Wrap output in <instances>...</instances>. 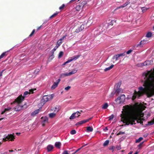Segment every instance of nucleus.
<instances>
[{"instance_id": "c03bdc74", "label": "nucleus", "mask_w": 154, "mask_h": 154, "mask_svg": "<svg viewBox=\"0 0 154 154\" xmlns=\"http://www.w3.org/2000/svg\"><path fill=\"white\" fill-rule=\"evenodd\" d=\"M125 133L124 131L122 132V131H119L117 134V135L118 136L120 134H124Z\"/></svg>"}, {"instance_id": "6e6552de", "label": "nucleus", "mask_w": 154, "mask_h": 154, "mask_svg": "<svg viewBox=\"0 0 154 154\" xmlns=\"http://www.w3.org/2000/svg\"><path fill=\"white\" fill-rule=\"evenodd\" d=\"M148 41V40L147 39V38H146L145 39H143V40L141 41L139 43V44L135 45L134 47L136 48L138 47L139 46L141 47L144 44H145L147 43Z\"/></svg>"}, {"instance_id": "37998d69", "label": "nucleus", "mask_w": 154, "mask_h": 154, "mask_svg": "<svg viewBox=\"0 0 154 154\" xmlns=\"http://www.w3.org/2000/svg\"><path fill=\"white\" fill-rule=\"evenodd\" d=\"M137 66H144V63H140L137 64Z\"/></svg>"}, {"instance_id": "13d9d810", "label": "nucleus", "mask_w": 154, "mask_h": 154, "mask_svg": "<svg viewBox=\"0 0 154 154\" xmlns=\"http://www.w3.org/2000/svg\"><path fill=\"white\" fill-rule=\"evenodd\" d=\"M79 0H71L70 2H69V3H72V2H74L75 1H77V2L79 1Z\"/></svg>"}, {"instance_id": "6e6d98bb", "label": "nucleus", "mask_w": 154, "mask_h": 154, "mask_svg": "<svg viewBox=\"0 0 154 154\" xmlns=\"http://www.w3.org/2000/svg\"><path fill=\"white\" fill-rule=\"evenodd\" d=\"M62 154H69L68 152V151L67 150H65L64 151L63 153H62Z\"/></svg>"}, {"instance_id": "680f3d73", "label": "nucleus", "mask_w": 154, "mask_h": 154, "mask_svg": "<svg viewBox=\"0 0 154 154\" xmlns=\"http://www.w3.org/2000/svg\"><path fill=\"white\" fill-rule=\"evenodd\" d=\"M51 57V58L52 59L54 57V54L53 53V52L52 51V54L51 55L50 57Z\"/></svg>"}, {"instance_id": "423d86ee", "label": "nucleus", "mask_w": 154, "mask_h": 154, "mask_svg": "<svg viewBox=\"0 0 154 154\" xmlns=\"http://www.w3.org/2000/svg\"><path fill=\"white\" fill-rule=\"evenodd\" d=\"M77 71V70L76 69H73L69 72L68 73H62L61 75V77H64L65 76L71 75H72L76 73Z\"/></svg>"}, {"instance_id": "bb28decb", "label": "nucleus", "mask_w": 154, "mask_h": 154, "mask_svg": "<svg viewBox=\"0 0 154 154\" xmlns=\"http://www.w3.org/2000/svg\"><path fill=\"white\" fill-rule=\"evenodd\" d=\"M114 66L113 64L111 65L110 67L105 68L104 69V71L106 72L108 70H110V69H112L113 67Z\"/></svg>"}, {"instance_id": "72a5a7b5", "label": "nucleus", "mask_w": 154, "mask_h": 154, "mask_svg": "<svg viewBox=\"0 0 154 154\" xmlns=\"http://www.w3.org/2000/svg\"><path fill=\"white\" fill-rule=\"evenodd\" d=\"M108 104H107V103H106L103 106L102 108L103 109H107V108L108 107Z\"/></svg>"}, {"instance_id": "5701e85b", "label": "nucleus", "mask_w": 154, "mask_h": 154, "mask_svg": "<svg viewBox=\"0 0 154 154\" xmlns=\"http://www.w3.org/2000/svg\"><path fill=\"white\" fill-rule=\"evenodd\" d=\"M56 115V113H51L49 114V117L51 118H53L55 117Z\"/></svg>"}, {"instance_id": "864d4df0", "label": "nucleus", "mask_w": 154, "mask_h": 154, "mask_svg": "<svg viewBox=\"0 0 154 154\" xmlns=\"http://www.w3.org/2000/svg\"><path fill=\"white\" fill-rule=\"evenodd\" d=\"M71 87L69 86H68L67 87L65 88V90L66 91H68L70 89Z\"/></svg>"}, {"instance_id": "2f4dec72", "label": "nucleus", "mask_w": 154, "mask_h": 154, "mask_svg": "<svg viewBox=\"0 0 154 154\" xmlns=\"http://www.w3.org/2000/svg\"><path fill=\"white\" fill-rule=\"evenodd\" d=\"M143 138L142 137H140L138 139L136 140L135 141L136 143H139L142 140H143Z\"/></svg>"}, {"instance_id": "393cba45", "label": "nucleus", "mask_w": 154, "mask_h": 154, "mask_svg": "<svg viewBox=\"0 0 154 154\" xmlns=\"http://www.w3.org/2000/svg\"><path fill=\"white\" fill-rule=\"evenodd\" d=\"M154 124V118H153V119L151 121L148 122V124H146V125H153Z\"/></svg>"}, {"instance_id": "49530a36", "label": "nucleus", "mask_w": 154, "mask_h": 154, "mask_svg": "<svg viewBox=\"0 0 154 154\" xmlns=\"http://www.w3.org/2000/svg\"><path fill=\"white\" fill-rule=\"evenodd\" d=\"M148 9V8H147L145 7H142L141 8V10L143 12H144L145 11Z\"/></svg>"}, {"instance_id": "4c0bfd02", "label": "nucleus", "mask_w": 154, "mask_h": 154, "mask_svg": "<svg viewBox=\"0 0 154 154\" xmlns=\"http://www.w3.org/2000/svg\"><path fill=\"white\" fill-rule=\"evenodd\" d=\"M87 144H86L85 145L83 146H82L81 147L78 149L77 150H76L72 154H74L75 153H76L78 151H79V150H80L85 145H86Z\"/></svg>"}, {"instance_id": "79ce46f5", "label": "nucleus", "mask_w": 154, "mask_h": 154, "mask_svg": "<svg viewBox=\"0 0 154 154\" xmlns=\"http://www.w3.org/2000/svg\"><path fill=\"white\" fill-rule=\"evenodd\" d=\"M65 6V5L64 4H63L60 7H59V9L60 10H62L64 8Z\"/></svg>"}, {"instance_id": "4be33fe9", "label": "nucleus", "mask_w": 154, "mask_h": 154, "mask_svg": "<svg viewBox=\"0 0 154 154\" xmlns=\"http://www.w3.org/2000/svg\"><path fill=\"white\" fill-rule=\"evenodd\" d=\"M51 110L56 112H57L59 111V107H58L56 106L54 108H53L51 109Z\"/></svg>"}, {"instance_id": "ddd939ff", "label": "nucleus", "mask_w": 154, "mask_h": 154, "mask_svg": "<svg viewBox=\"0 0 154 154\" xmlns=\"http://www.w3.org/2000/svg\"><path fill=\"white\" fill-rule=\"evenodd\" d=\"M91 119V118H90L88 119H86V120H82L81 121H80L78 122L76 124V125H82V124L85 123L86 122H88Z\"/></svg>"}, {"instance_id": "20e7f679", "label": "nucleus", "mask_w": 154, "mask_h": 154, "mask_svg": "<svg viewBox=\"0 0 154 154\" xmlns=\"http://www.w3.org/2000/svg\"><path fill=\"white\" fill-rule=\"evenodd\" d=\"M54 97V95L53 94L44 96L42 98L41 100V105H43L47 101L52 100Z\"/></svg>"}, {"instance_id": "8fccbe9b", "label": "nucleus", "mask_w": 154, "mask_h": 154, "mask_svg": "<svg viewBox=\"0 0 154 154\" xmlns=\"http://www.w3.org/2000/svg\"><path fill=\"white\" fill-rule=\"evenodd\" d=\"M115 147L114 146H112L109 147V150H113L115 149Z\"/></svg>"}, {"instance_id": "39448f33", "label": "nucleus", "mask_w": 154, "mask_h": 154, "mask_svg": "<svg viewBox=\"0 0 154 154\" xmlns=\"http://www.w3.org/2000/svg\"><path fill=\"white\" fill-rule=\"evenodd\" d=\"M14 139L15 136L14 134H8L7 136L6 135H4L3 140L4 142L8 140L13 141Z\"/></svg>"}, {"instance_id": "a211bd4d", "label": "nucleus", "mask_w": 154, "mask_h": 154, "mask_svg": "<svg viewBox=\"0 0 154 154\" xmlns=\"http://www.w3.org/2000/svg\"><path fill=\"white\" fill-rule=\"evenodd\" d=\"M81 56V55H79L73 56L71 57H70L72 61L78 59Z\"/></svg>"}, {"instance_id": "a19ab883", "label": "nucleus", "mask_w": 154, "mask_h": 154, "mask_svg": "<svg viewBox=\"0 0 154 154\" xmlns=\"http://www.w3.org/2000/svg\"><path fill=\"white\" fill-rule=\"evenodd\" d=\"M76 133V131L75 130H73L70 131V134L72 135Z\"/></svg>"}, {"instance_id": "1a4fd4ad", "label": "nucleus", "mask_w": 154, "mask_h": 154, "mask_svg": "<svg viewBox=\"0 0 154 154\" xmlns=\"http://www.w3.org/2000/svg\"><path fill=\"white\" fill-rule=\"evenodd\" d=\"M125 96L124 94L121 95V96L118 97L116 100L115 101L117 102L118 100H120L119 103L123 102L125 100Z\"/></svg>"}, {"instance_id": "6ab92c4d", "label": "nucleus", "mask_w": 154, "mask_h": 154, "mask_svg": "<svg viewBox=\"0 0 154 154\" xmlns=\"http://www.w3.org/2000/svg\"><path fill=\"white\" fill-rule=\"evenodd\" d=\"M54 148L53 146L51 145H49L47 146V149L48 152L51 151Z\"/></svg>"}, {"instance_id": "0e129e2a", "label": "nucleus", "mask_w": 154, "mask_h": 154, "mask_svg": "<svg viewBox=\"0 0 154 154\" xmlns=\"http://www.w3.org/2000/svg\"><path fill=\"white\" fill-rule=\"evenodd\" d=\"M133 153V151H131L130 152H129L128 153V154H132Z\"/></svg>"}, {"instance_id": "5fc2aeb1", "label": "nucleus", "mask_w": 154, "mask_h": 154, "mask_svg": "<svg viewBox=\"0 0 154 154\" xmlns=\"http://www.w3.org/2000/svg\"><path fill=\"white\" fill-rule=\"evenodd\" d=\"M29 94V92L28 91H26L24 93V95L25 96Z\"/></svg>"}, {"instance_id": "ea45409f", "label": "nucleus", "mask_w": 154, "mask_h": 154, "mask_svg": "<svg viewBox=\"0 0 154 154\" xmlns=\"http://www.w3.org/2000/svg\"><path fill=\"white\" fill-rule=\"evenodd\" d=\"M35 29H33L32 30V32L30 34V35L29 36V37H31L32 35H34V33H35Z\"/></svg>"}, {"instance_id": "c756f323", "label": "nucleus", "mask_w": 154, "mask_h": 154, "mask_svg": "<svg viewBox=\"0 0 154 154\" xmlns=\"http://www.w3.org/2000/svg\"><path fill=\"white\" fill-rule=\"evenodd\" d=\"M109 140H107L106 141L103 143V146H107L109 143Z\"/></svg>"}, {"instance_id": "f8f14e48", "label": "nucleus", "mask_w": 154, "mask_h": 154, "mask_svg": "<svg viewBox=\"0 0 154 154\" xmlns=\"http://www.w3.org/2000/svg\"><path fill=\"white\" fill-rule=\"evenodd\" d=\"M60 79H58L57 82H54L53 85L51 87V88L52 89H55L58 86V85L59 83L60 82Z\"/></svg>"}, {"instance_id": "a878e982", "label": "nucleus", "mask_w": 154, "mask_h": 154, "mask_svg": "<svg viewBox=\"0 0 154 154\" xmlns=\"http://www.w3.org/2000/svg\"><path fill=\"white\" fill-rule=\"evenodd\" d=\"M119 57H120L119 54H116L113 56L112 58V59H115L116 60H118V58Z\"/></svg>"}, {"instance_id": "f03ea898", "label": "nucleus", "mask_w": 154, "mask_h": 154, "mask_svg": "<svg viewBox=\"0 0 154 154\" xmlns=\"http://www.w3.org/2000/svg\"><path fill=\"white\" fill-rule=\"evenodd\" d=\"M123 109V111L122 112V114L121 115V119L123 120L124 123H125L126 125L135 124V120L137 121L138 123H140L141 124L143 123L142 120L143 119L139 118L138 116L137 115H131L128 116V112L131 110V108L129 106H125V110H124Z\"/></svg>"}, {"instance_id": "cd10ccee", "label": "nucleus", "mask_w": 154, "mask_h": 154, "mask_svg": "<svg viewBox=\"0 0 154 154\" xmlns=\"http://www.w3.org/2000/svg\"><path fill=\"white\" fill-rule=\"evenodd\" d=\"M39 112V110L38 109H37V110H36L35 111H34L33 112L31 113V115L32 116H35V115L37 114Z\"/></svg>"}, {"instance_id": "a18cd8bd", "label": "nucleus", "mask_w": 154, "mask_h": 154, "mask_svg": "<svg viewBox=\"0 0 154 154\" xmlns=\"http://www.w3.org/2000/svg\"><path fill=\"white\" fill-rule=\"evenodd\" d=\"M34 90H36V89H34ZM34 90L33 89H31L29 90V94L33 93V91H34Z\"/></svg>"}, {"instance_id": "9d476101", "label": "nucleus", "mask_w": 154, "mask_h": 154, "mask_svg": "<svg viewBox=\"0 0 154 154\" xmlns=\"http://www.w3.org/2000/svg\"><path fill=\"white\" fill-rule=\"evenodd\" d=\"M41 119L42 125L43 126H44L45 124L48 122V118L46 117H42L41 118Z\"/></svg>"}, {"instance_id": "0eeeda50", "label": "nucleus", "mask_w": 154, "mask_h": 154, "mask_svg": "<svg viewBox=\"0 0 154 154\" xmlns=\"http://www.w3.org/2000/svg\"><path fill=\"white\" fill-rule=\"evenodd\" d=\"M87 4V2L85 1H83L79 5H77L75 7V9L77 11H79L81 10L83 7Z\"/></svg>"}, {"instance_id": "c9c22d12", "label": "nucleus", "mask_w": 154, "mask_h": 154, "mask_svg": "<svg viewBox=\"0 0 154 154\" xmlns=\"http://www.w3.org/2000/svg\"><path fill=\"white\" fill-rule=\"evenodd\" d=\"M144 143V141H143L140 143L138 145V149H141L142 147V145L143 144V143Z\"/></svg>"}, {"instance_id": "c85d7f7f", "label": "nucleus", "mask_w": 154, "mask_h": 154, "mask_svg": "<svg viewBox=\"0 0 154 154\" xmlns=\"http://www.w3.org/2000/svg\"><path fill=\"white\" fill-rule=\"evenodd\" d=\"M11 109V108L10 107H8L7 108L5 109L2 112L1 114H3L6 111L10 110Z\"/></svg>"}, {"instance_id": "f3484780", "label": "nucleus", "mask_w": 154, "mask_h": 154, "mask_svg": "<svg viewBox=\"0 0 154 154\" xmlns=\"http://www.w3.org/2000/svg\"><path fill=\"white\" fill-rule=\"evenodd\" d=\"M8 54V51H5L0 56V59L6 57Z\"/></svg>"}, {"instance_id": "052dcab7", "label": "nucleus", "mask_w": 154, "mask_h": 154, "mask_svg": "<svg viewBox=\"0 0 154 154\" xmlns=\"http://www.w3.org/2000/svg\"><path fill=\"white\" fill-rule=\"evenodd\" d=\"M42 26H40L38 27L37 28V30H36L37 31H38V30H39V29H41V28Z\"/></svg>"}, {"instance_id": "3c124183", "label": "nucleus", "mask_w": 154, "mask_h": 154, "mask_svg": "<svg viewBox=\"0 0 154 154\" xmlns=\"http://www.w3.org/2000/svg\"><path fill=\"white\" fill-rule=\"evenodd\" d=\"M132 51V50L130 49V50H128V51L126 53L127 54H129L130 53H131Z\"/></svg>"}, {"instance_id": "7ed1b4c3", "label": "nucleus", "mask_w": 154, "mask_h": 154, "mask_svg": "<svg viewBox=\"0 0 154 154\" xmlns=\"http://www.w3.org/2000/svg\"><path fill=\"white\" fill-rule=\"evenodd\" d=\"M25 98V96H22L21 95L15 99L13 103H11V104L15 103H17V105L14 107V109L16 111H19L22 109L23 106H20L19 104L23 101Z\"/></svg>"}, {"instance_id": "09e8293b", "label": "nucleus", "mask_w": 154, "mask_h": 154, "mask_svg": "<svg viewBox=\"0 0 154 154\" xmlns=\"http://www.w3.org/2000/svg\"><path fill=\"white\" fill-rule=\"evenodd\" d=\"M119 54V55L120 57L122 56H124L125 55V52H124V53H122Z\"/></svg>"}, {"instance_id": "e2e57ef3", "label": "nucleus", "mask_w": 154, "mask_h": 154, "mask_svg": "<svg viewBox=\"0 0 154 154\" xmlns=\"http://www.w3.org/2000/svg\"><path fill=\"white\" fill-rule=\"evenodd\" d=\"M79 116H80V115H79V114H76V115H75V116L76 117H78Z\"/></svg>"}, {"instance_id": "f257e3e1", "label": "nucleus", "mask_w": 154, "mask_h": 154, "mask_svg": "<svg viewBox=\"0 0 154 154\" xmlns=\"http://www.w3.org/2000/svg\"><path fill=\"white\" fill-rule=\"evenodd\" d=\"M143 75L145 77L143 85L144 88L140 87L138 88V91H134L132 97L133 100L139 98L145 94L149 98L154 95V72L149 71L144 73Z\"/></svg>"}, {"instance_id": "7c9ffc66", "label": "nucleus", "mask_w": 154, "mask_h": 154, "mask_svg": "<svg viewBox=\"0 0 154 154\" xmlns=\"http://www.w3.org/2000/svg\"><path fill=\"white\" fill-rule=\"evenodd\" d=\"M59 13V12H56L53 15H52L51 16L49 17L50 19H51L53 17H56Z\"/></svg>"}, {"instance_id": "412c9836", "label": "nucleus", "mask_w": 154, "mask_h": 154, "mask_svg": "<svg viewBox=\"0 0 154 154\" xmlns=\"http://www.w3.org/2000/svg\"><path fill=\"white\" fill-rule=\"evenodd\" d=\"M61 146V143L60 142H56L55 143V146L58 148H60Z\"/></svg>"}, {"instance_id": "e433bc0d", "label": "nucleus", "mask_w": 154, "mask_h": 154, "mask_svg": "<svg viewBox=\"0 0 154 154\" xmlns=\"http://www.w3.org/2000/svg\"><path fill=\"white\" fill-rule=\"evenodd\" d=\"M122 90L120 88H118L116 90V92L117 94H119L120 92H122Z\"/></svg>"}, {"instance_id": "603ef678", "label": "nucleus", "mask_w": 154, "mask_h": 154, "mask_svg": "<svg viewBox=\"0 0 154 154\" xmlns=\"http://www.w3.org/2000/svg\"><path fill=\"white\" fill-rule=\"evenodd\" d=\"M72 61L71 60L70 58H69V59L66 62H65V63H67L71 62Z\"/></svg>"}, {"instance_id": "774afa93", "label": "nucleus", "mask_w": 154, "mask_h": 154, "mask_svg": "<svg viewBox=\"0 0 154 154\" xmlns=\"http://www.w3.org/2000/svg\"><path fill=\"white\" fill-rule=\"evenodd\" d=\"M9 151L10 152H13V151H14V150H9Z\"/></svg>"}, {"instance_id": "58836bf2", "label": "nucleus", "mask_w": 154, "mask_h": 154, "mask_svg": "<svg viewBox=\"0 0 154 154\" xmlns=\"http://www.w3.org/2000/svg\"><path fill=\"white\" fill-rule=\"evenodd\" d=\"M58 47L59 46H58L57 45L54 47V48L52 50V51L53 52V54L54 53V52L58 48Z\"/></svg>"}, {"instance_id": "aec40b11", "label": "nucleus", "mask_w": 154, "mask_h": 154, "mask_svg": "<svg viewBox=\"0 0 154 154\" xmlns=\"http://www.w3.org/2000/svg\"><path fill=\"white\" fill-rule=\"evenodd\" d=\"M130 3L129 2H126L125 4H123V5L120 6H119V8H118H118H123L125 7H126V6H127Z\"/></svg>"}, {"instance_id": "473e14b6", "label": "nucleus", "mask_w": 154, "mask_h": 154, "mask_svg": "<svg viewBox=\"0 0 154 154\" xmlns=\"http://www.w3.org/2000/svg\"><path fill=\"white\" fill-rule=\"evenodd\" d=\"M63 52L62 51H60L59 54V55H58V58H61L63 56Z\"/></svg>"}, {"instance_id": "2eb2a0df", "label": "nucleus", "mask_w": 154, "mask_h": 154, "mask_svg": "<svg viewBox=\"0 0 154 154\" xmlns=\"http://www.w3.org/2000/svg\"><path fill=\"white\" fill-rule=\"evenodd\" d=\"M81 113V112H80L79 111H77L76 112L73 113L71 115V116L70 117V119H75L76 117L75 116V115L76 114H78Z\"/></svg>"}, {"instance_id": "338daca9", "label": "nucleus", "mask_w": 154, "mask_h": 154, "mask_svg": "<svg viewBox=\"0 0 154 154\" xmlns=\"http://www.w3.org/2000/svg\"><path fill=\"white\" fill-rule=\"evenodd\" d=\"M147 134H144L143 136L144 137H147Z\"/></svg>"}, {"instance_id": "bf43d9fd", "label": "nucleus", "mask_w": 154, "mask_h": 154, "mask_svg": "<svg viewBox=\"0 0 154 154\" xmlns=\"http://www.w3.org/2000/svg\"><path fill=\"white\" fill-rule=\"evenodd\" d=\"M116 148L118 150H119L121 149V147L119 146H117L116 147Z\"/></svg>"}, {"instance_id": "dca6fc26", "label": "nucleus", "mask_w": 154, "mask_h": 154, "mask_svg": "<svg viewBox=\"0 0 154 154\" xmlns=\"http://www.w3.org/2000/svg\"><path fill=\"white\" fill-rule=\"evenodd\" d=\"M152 60H146L144 62V64L145 66H147L152 64Z\"/></svg>"}, {"instance_id": "4468645a", "label": "nucleus", "mask_w": 154, "mask_h": 154, "mask_svg": "<svg viewBox=\"0 0 154 154\" xmlns=\"http://www.w3.org/2000/svg\"><path fill=\"white\" fill-rule=\"evenodd\" d=\"M66 37V35L64 36L61 38L59 39V40L57 42L56 45L59 47L62 44V41Z\"/></svg>"}, {"instance_id": "de8ad7c7", "label": "nucleus", "mask_w": 154, "mask_h": 154, "mask_svg": "<svg viewBox=\"0 0 154 154\" xmlns=\"http://www.w3.org/2000/svg\"><path fill=\"white\" fill-rule=\"evenodd\" d=\"M114 117V115L112 114V115H111V116H109V120H111L112 119H113Z\"/></svg>"}, {"instance_id": "b1692460", "label": "nucleus", "mask_w": 154, "mask_h": 154, "mask_svg": "<svg viewBox=\"0 0 154 154\" xmlns=\"http://www.w3.org/2000/svg\"><path fill=\"white\" fill-rule=\"evenodd\" d=\"M93 128L92 127H87V131L88 132H92L93 131Z\"/></svg>"}, {"instance_id": "f704fd0d", "label": "nucleus", "mask_w": 154, "mask_h": 154, "mask_svg": "<svg viewBox=\"0 0 154 154\" xmlns=\"http://www.w3.org/2000/svg\"><path fill=\"white\" fill-rule=\"evenodd\" d=\"M152 33L151 32H149L147 33L146 35V37L148 38H150L151 37Z\"/></svg>"}, {"instance_id": "4d7b16f0", "label": "nucleus", "mask_w": 154, "mask_h": 154, "mask_svg": "<svg viewBox=\"0 0 154 154\" xmlns=\"http://www.w3.org/2000/svg\"><path fill=\"white\" fill-rule=\"evenodd\" d=\"M5 69L3 70L2 71L0 72V76H2V73Z\"/></svg>"}, {"instance_id": "69168bd1", "label": "nucleus", "mask_w": 154, "mask_h": 154, "mask_svg": "<svg viewBox=\"0 0 154 154\" xmlns=\"http://www.w3.org/2000/svg\"><path fill=\"white\" fill-rule=\"evenodd\" d=\"M16 134L17 135H19L20 134V133H17Z\"/></svg>"}, {"instance_id": "9b49d317", "label": "nucleus", "mask_w": 154, "mask_h": 154, "mask_svg": "<svg viewBox=\"0 0 154 154\" xmlns=\"http://www.w3.org/2000/svg\"><path fill=\"white\" fill-rule=\"evenodd\" d=\"M84 24H82L81 26H78L77 28L76 29L75 32L76 33H78L83 30L84 28Z\"/></svg>"}]
</instances>
